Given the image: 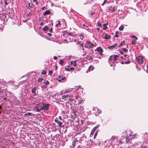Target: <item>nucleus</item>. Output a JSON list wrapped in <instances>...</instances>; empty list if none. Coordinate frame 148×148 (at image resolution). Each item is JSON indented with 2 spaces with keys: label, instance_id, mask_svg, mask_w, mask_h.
<instances>
[{
  "label": "nucleus",
  "instance_id": "1",
  "mask_svg": "<svg viewBox=\"0 0 148 148\" xmlns=\"http://www.w3.org/2000/svg\"><path fill=\"white\" fill-rule=\"evenodd\" d=\"M128 132L129 133H128L127 131H124L123 132L122 135L123 136V137H125L126 142L127 143H128L133 138H134V137H135L136 136V135H134L133 136L130 133V132L129 131Z\"/></svg>",
  "mask_w": 148,
  "mask_h": 148
},
{
  "label": "nucleus",
  "instance_id": "2",
  "mask_svg": "<svg viewBox=\"0 0 148 148\" xmlns=\"http://www.w3.org/2000/svg\"><path fill=\"white\" fill-rule=\"evenodd\" d=\"M110 142H112V145L115 147V145H118L120 143H122L120 140L116 136H112Z\"/></svg>",
  "mask_w": 148,
  "mask_h": 148
},
{
  "label": "nucleus",
  "instance_id": "3",
  "mask_svg": "<svg viewBox=\"0 0 148 148\" xmlns=\"http://www.w3.org/2000/svg\"><path fill=\"white\" fill-rule=\"evenodd\" d=\"M31 88L32 93L33 94L31 95L30 97L32 99H34L35 98V96L37 95V93L38 92V91L37 90V87H35L34 88L32 87Z\"/></svg>",
  "mask_w": 148,
  "mask_h": 148
},
{
  "label": "nucleus",
  "instance_id": "4",
  "mask_svg": "<svg viewBox=\"0 0 148 148\" xmlns=\"http://www.w3.org/2000/svg\"><path fill=\"white\" fill-rule=\"evenodd\" d=\"M62 98L66 101V103H69V101H72V99L69 95H64L62 96Z\"/></svg>",
  "mask_w": 148,
  "mask_h": 148
},
{
  "label": "nucleus",
  "instance_id": "5",
  "mask_svg": "<svg viewBox=\"0 0 148 148\" xmlns=\"http://www.w3.org/2000/svg\"><path fill=\"white\" fill-rule=\"evenodd\" d=\"M136 60L140 64H143L144 61L143 58L141 56H138L136 58Z\"/></svg>",
  "mask_w": 148,
  "mask_h": 148
},
{
  "label": "nucleus",
  "instance_id": "6",
  "mask_svg": "<svg viewBox=\"0 0 148 148\" xmlns=\"http://www.w3.org/2000/svg\"><path fill=\"white\" fill-rule=\"evenodd\" d=\"M50 104L47 103L46 105L43 103L42 110H47L49 108Z\"/></svg>",
  "mask_w": 148,
  "mask_h": 148
},
{
  "label": "nucleus",
  "instance_id": "7",
  "mask_svg": "<svg viewBox=\"0 0 148 148\" xmlns=\"http://www.w3.org/2000/svg\"><path fill=\"white\" fill-rule=\"evenodd\" d=\"M80 87V86H79L77 88L76 86H75L76 88H71V89H69L67 90H66L65 91V93H67L68 92H69L72 91V90L75 91L78 90L79 88V87Z\"/></svg>",
  "mask_w": 148,
  "mask_h": 148
},
{
  "label": "nucleus",
  "instance_id": "8",
  "mask_svg": "<svg viewBox=\"0 0 148 148\" xmlns=\"http://www.w3.org/2000/svg\"><path fill=\"white\" fill-rule=\"evenodd\" d=\"M66 77H62L61 76H59L57 78V80L59 82H62V81L65 80Z\"/></svg>",
  "mask_w": 148,
  "mask_h": 148
},
{
  "label": "nucleus",
  "instance_id": "9",
  "mask_svg": "<svg viewBox=\"0 0 148 148\" xmlns=\"http://www.w3.org/2000/svg\"><path fill=\"white\" fill-rule=\"evenodd\" d=\"M96 50L99 52L100 55H102L103 52V49L100 47H98L96 48Z\"/></svg>",
  "mask_w": 148,
  "mask_h": 148
},
{
  "label": "nucleus",
  "instance_id": "10",
  "mask_svg": "<svg viewBox=\"0 0 148 148\" xmlns=\"http://www.w3.org/2000/svg\"><path fill=\"white\" fill-rule=\"evenodd\" d=\"M43 103H42L38 104L37 105L36 107L37 108H38L40 110H42Z\"/></svg>",
  "mask_w": 148,
  "mask_h": 148
},
{
  "label": "nucleus",
  "instance_id": "11",
  "mask_svg": "<svg viewBox=\"0 0 148 148\" xmlns=\"http://www.w3.org/2000/svg\"><path fill=\"white\" fill-rule=\"evenodd\" d=\"M73 114L75 116V117L77 114V108H74L73 109Z\"/></svg>",
  "mask_w": 148,
  "mask_h": 148
},
{
  "label": "nucleus",
  "instance_id": "12",
  "mask_svg": "<svg viewBox=\"0 0 148 148\" xmlns=\"http://www.w3.org/2000/svg\"><path fill=\"white\" fill-rule=\"evenodd\" d=\"M113 56H114V58H113L112 63L114 64L115 63V61L117 60V58L119 57V56L118 55H113Z\"/></svg>",
  "mask_w": 148,
  "mask_h": 148
},
{
  "label": "nucleus",
  "instance_id": "13",
  "mask_svg": "<svg viewBox=\"0 0 148 148\" xmlns=\"http://www.w3.org/2000/svg\"><path fill=\"white\" fill-rule=\"evenodd\" d=\"M54 121L56 123H57L59 125V126L60 127H62V123L61 121L58 120L57 119H55Z\"/></svg>",
  "mask_w": 148,
  "mask_h": 148
},
{
  "label": "nucleus",
  "instance_id": "14",
  "mask_svg": "<svg viewBox=\"0 0 148 148\" xmlns=\"http://www.w3.org/2000/svg\"><path fill=\"white\" fill-rule=\"evenodd\" d=\"M117 44L116 43L112 45L109 46L108 48L110 49H112L116 47L117 46Z\"/></svg>",
  "mask_w": 148,
  "mask_h": 148
},
{
  "label": "nucleus",
  "instance_id": "15",
  "mask_svg": "<svg viewBox=\"0 0 148 148\" xmlns=\"http://www.w3.org/2000/svg\"><path fill=\"white\" fill-rule=\"evenodd\" d=\"M33 110L34 111H35L36 112H40L41 111L40 109H39L38 108H37L36 107L34 108L33 109Z\"/></svg>",
  "mask_w": 148,
  "mask_h": 148
},
{
  "label": "nucleus",
  "instance_id": "16",
  "mask_svg": "<svg viewBox=\"0 0 148 148\" xmlns=\"http://www.w3.org/2000/svg\"><path fill=\"white\" fill-rule=\"evenodd\" d=\"M50 14V12L49 10H47L43 13V14L44 16H45L47 15Z\"/></svg>",
  "mask_w": 148,
  "mask_h": 148
},
{
  "label": "nucleus",
  "instance_id": "17",
  "mask_svg": "<svg viewBox=\"0 0 148 148\" xmlns=\"http://www.w3.org/2000/svg\"><path fill=\"white\" fill-rule=\"evenodd\" d=\"M143 137L146 140V139L148 138V134L147 133L145 132L143 135Z\"/></svg>",
  "mask_w": 148,
  "mask_h": 148
},
{
  "label": "nucleus",
  "instance_id": "18",
  "mask_svg": "<svg viewBox=\"0 0 148 148\" xmlns=\"http://www.w3.org/2000/svg\"><path fill=\"white\" fill-rule=\"evenodd\" d=\"M110 37V35H108V34H106L104 38L105 39H109Z\"/></svg>",
  "mask_w": 148,
  "mask_h": 148
},
{
  "label": "nucleus",
  "instance_id": "19",
  "mask_svg": "<svg viewBox=\"0 0 148 148\" xmlns=\"http://www.w3.org/2000/svg\"><path fill=\"white\" fill-rule=\"evenodd\" d=\"M99 125H97V126L95 127L93 129H92V132L93 133L96 130V129H97L98 127H99Z\"/></svg>",
  "mask_w": 148,
  "mask_h": 148
},
{
  "label": "nucleus",
  "instance_id": "20",
  "mask_svg": "<svg viewBox=\"0 0 148 148\" xmlns=\"http://www.w3.org/2000/svg\"><path fill=\"white\" fill-rule=\"evenodd\" d=\"M108 22L106 23L103 24V30L106 29L108 28V27H106V26L108 25Z\"/></svg>",
  "mask_w": 148,
  "mask_h": 148
},
{
  "label": "nucleus",
  "instance_id": "21",
  "mask_svg": "<svg viewBox=\"0 0 148 148\" xmlns=\"http://www.w3.org/2000/svg\"><path fill=\"white\" fill-rule=\"evenodd\" d=\"M113 57V55H111L110 56L108 60V62L109 64L111 63V61L112 60V58Z\"/></svg>",
  "mask_w": 148,
  "mask_h": 148
},
{
  "label": "nucleus",
  "instance_id": "22",
  "mask_svg": "<svg viewBox=\"0 0 148 148\" xmlns=\"http://www.w3.org/2000/svg\"><path fill=\"white\" fill-rule=\"evenodd\" d=\"M71 65H72L73 66L75 67L76 66V61H73L71 62Z\"/></svg>",
  "mask_w": 148,
  "mask_h": 148
},
{
  "label": "nucleus",
  "instance_id": "23",
  "mask_svg": "<svg viewBox=\"0 0 148 148\" xmlns=\"http://www.w3.org/2000/svg\"><path fill=\"white\" fill-rule=\"evenodd\" d=\"M94 69V67L92 66H91L89 67L88 68V69L89 70V71H91L93 70Z\"/></svg>",
  "mask_w": 148,
  "mask_h": 148
},
{
  "label": "nucleus",
  "instance_id": "24",
  "mask_svg": "<svg viewBox=\"0 0 148 148\" xmlns=\"http://www.w3.org/2000/svg\"><path fill=\"white\" fill-rule=\"evenodd\" d=\"M49 27L47 26H46L44 27L43 28V30L44 31H46L48 29Z\"/></svg>",
  "mask_w": 148,
  "mask_h": 148
},
{
  "label": "nucleus",
  "instance_id": "25",
  "mask_svg": "<svg viewBox=\"0 0 148 148\" xmlns=\"http://www.w3.org/2000/svg\"><path fill=\"white\" fill-rule=\"evenodd\" d=\"M43 83L45 84V85H46L47 86V85H49V82L48 81H45L44 82H43Z\"/></svg>",
  "mask_w": 148,
  "mask_h": 148
},
{
  "label": "nucleus",
  "instance_id": "26",
  "mask_svg": "<svg viewBox=\"0 0 148 148\" xmlns=\"http://www.w3.org/2000/svg\"><path fill=\"white\" fill-rule=\"evenodd\" d=\"M79 108L80 109V110H81L82 111V112H84V107L81 106H80L79 107Z\"/></svg>",
  "mask_w": 148,
  "mask_h": 148
},
{
  "label": "nucleus",
  "instance_id": "27",
  "mask_svg": "<svg viewBox=\"0 0 148 148\" xmlns=\"http://www.w3.org/2000/svg\"><path fill=\"white\" fill-rule=\"evenodd\" d=\"M125 44V41H123L121 42L120 45L118 47H119L121 46L122 45H124Z\"/></svg>",
  "mask_w": 148,
  "mask_h": 148
},
{
  "label": "nucleus",
  "instance_id": "28",
  "mask_svg": "<svg viewBox=\"0 0 148 148\" xmlns=\"http://www.w3.org/2000/svg\"><path fill=\"white\" fill-rule=\"evenodd\" d=\"M124 28V26L123 25L121 26L119 28V29L120 31H122L123 30V29Z\"/></svg>",
  "mask_w": 148,
  "mask_h": 148
},
{
  "label": "nucleus",
  "instance_id": "29",
  "mask_svg": "<svg viewBox=\"0 0 148 148\" xmlns=\"http://www.w3.org/2000/svg\"><path fill=\"white\" fill-rule=\"evenodd\" d=\"M82 27H85L84 28V29H88V26H86V25H85L84 24H83V25H82Z\"/></svg>",
  "mask_w": 148,
  "mask_h": 148
},
{
  "label": "nucleus",
  "instance_id": "30",
  "mask_svg": "<svg viewBox=\"0 0 148 148\" xmlns=\"http://www.w3.org/2000/svg\"><path fill=\"white\" fill-rule=\"evenodd\" d=\"M83 36H84L83 34L81 33L80 34V36H79L80 38L81 39H82L83 38H84Z\"/></svg>",
  "mask_w": 148,
  "mask_h": 148
},
{
  "label": "nucleus",
  "instance_id": "31",
  "mask_svg": "<svg viewBox=\"0 0 148 148\" xmlns=\"http://www.w3.org/2000/svg\"><path fill=\"white\" fill-rule=\"evenodd\" d=\"M43 80V79L42 78H39L38 80V82L39 83H41L42 81Z\"/></svg>",
  "mask_w": 148,
  "mask_h": 148
},
{
  "label": "nucleus",
  "instance_id": "32",
  "mask_svg": "<svg viewBox=\"0 0 148 148\" xmlns=\"http://www.w3.org/2000/svg\"><path fill=\"white\" fill-rule=\"evenodd\" d=\"M28 7H27V8L29 9H30L31 8H32V6H31L30 5V3H29L28 4Z\"/></svg>",
  "mask_w": 148,
  "mask_h": 148
},
{
  "label": "nucleus",
  "instance_id": "33",
  "mask_svg": "<svg viewBox=\"0 0 148 148\" xmlns=\"http://www.w3.org/2000/svg\"><path fill=\"white\" fill-rule=\"evenodd\" d=\"M47 87V86L46 85H42L41 86V88H42L43 89H45Z\"/></svg>",
  "mask_w": 148,
  "mask_h": 148
},
{
  "label": "nucleus",
  "instance_id": "34",
  "mask_svg": "<svg viewBox=\"0 0 148 148\" xmlns=\"http://www.w3.org/2000/svg\"><path fill=\"white\" fill-rule=\"evenodd\" d=\"M59 63L61 65H62L64 63V61L63 60H60Z\"/></svg>",
  "mask_w": 148,
  "mask_h": 148
},
{
  "label": "nucleus",
  "instance_id": "35",
  "mask_svg": "<svg viewBox=\"0 0 148 148\" xmlns=\"http://www.w3.org/2000/svg\"><path fill=\"white\" fill-rule=\"evenodd\" d=\"M132 38L135 39V40H136L138 39V38L136 37L135 35H133L132 36Z\"/></svg>",
  "mask_w": 148,
  "mask_h": 148
},
{
  "label": "nucleus",
  "instance_id": "36",
  "mask_svg": "<svg viewBox=\"0 0 148 148\" xmlns=\"http://www.w3.org/2000/svg\"><path fill=\"white\" fill-rule=\"evenodd\" d=\"M76 140L75 139L73 141L72 143V145L73 146H75V145L76 142L75 141Z\"/></svg>",
  "mask_w": 148,
  "mask_h": 148
},
{
  "label": "nucleus",
  "instance_id": "37",
  "mask_svg": "<svg viewBox=\"0 0 148 148\" xmlns=\"http://www.w3.org/2000/svg\"><path fill=\"white\" fill-rule=\"evenodd\" d=\"M25 115H29L31 116H32V114L30 112H27V113H26L25 114Z\"/></svg>",
  "mask_w": 148,
  "mask_h": 148
},
{
  "label": "nucleus",
  "instance_id": "38",
  "mask_svg": "<svg viewBox=\"0 0 148 148\" xmlns=\"http://www.w3.org/2000/svg\"><path fill=\"white\" fill-rule=\"evenodd\" d=\"M118 32H115V35L114 36V37H118L119 36V35L118 34Z\"/></svg>",
  "mask_w": 148,
  "mask_h": 148
},
{
  "label": "nucleus",
  "instance_id": "39",
  "mask_svg": "<svg viewBox=\"0 0 148 148\" xmlns=\"http://www.w3.org/2000/svg\"><path fill=\"white\" fill-rule=\"evenodd\" d=\"M84 138V137L82 136V137H80V138L79 139V142L80 143H81V142L83 140V139Z\"/></svg>",
  "mask_w": 148,
  "mask_h": 148
},
{
  "label": "nucleus",
  "instance_id": "40",
  "mask_svg": "<svg viewBox=\"0 0 148 148\" xmlns=\"http://www.w3.org/2000/svg\"><path fill=\"white\" fill-rule=\"evenodd\" d=\"M68 34L70 36H71V38H73V34L71 33H69Z\"/></svg>",
  "mask_w": 148,
  "mask_h": 148
},
{
  "label": "nucleus",
  "instance_id": "41",
  "mask_svg": "<svg viewBox=\"0 0 148 148\" xmlns=\"http://www.w3.org/2000/svg\"><path fill=\"white\" fill-rule=\"evenodd\" d=\"M77 45H79L80 47L82 46V47H83V45L82 44L80 43V42H79L77 43Z\"/></svg>",
  "mask_w": 148,
  "mask_h": 148
},
{
  "label": "nucleus",
  "instance_id": "42",
  "mask_svg": "<svg viewBox=\"0 0 148 148\" xmlns=\"http://www.w3.org/2000/svg\"><path fill=\"white\" fill-rule=\"evenodd\" d=\"M112 12H114L116 10V9L115 7H113L112 8Z\"/></svg>",
  "mask_w": 148,
  "mask_h": 148
},
{
  "label": "nucleus",
  "instance_id": "43",
  "mask_svg": "<svg viewBox=\"0 0 148 148\" xmlns=\"http://www.w3.org/2000/svg\"><path fill=\"white\" fill-rule=\"evenodd\" d=\"M46 73V71L42 70V71L41 73V74L45 75Z\"/></svg>",
  "mask_w": 148,
  "mask_h": 148
},
{
  "label": "nucleus",
  "instance_id": "44",
  "mask_svg": "<svg viewBox=\"0 0 148 148\" xmlns=\"http://www.w3.org/2000/svg\"><path fill=\"white\" fill-rule=\"evenodd\" d=\"M122 51L124 52H127V49L125 48H123V49Z\"/></svg>",
  "mask_w": 148,
  "mask_h": 148
},
{
  "label": "nucleus",
  "instance_id": "45",
  "mask_svg": "<svg viewBox=\"0 0 148 148\" xmlns=\"http://www.w3.org/2000/svg\"><path fill=\"white\" fill-rule=\"evenodd\" d=\"M3 29V26H1V27H0V30L1 31V32H2V31Z\"/></svg>",
  "mask_w": 148,
  "mask_h": 148
},
{
  "label": "nucleus",
  "instance_id": "46",
  "mask_svg": "<svg viewBox=\"0 0 148 148\" xmlns=\"http://www.w3.org/2000/svg\"><path fill=\"white\" fill-rule=\"evenodd\" d=\"M58 23H57V24H56V27H58V26L59 25L60 26V22L59 21H58Z\"/></svg>",
  "mask_w": 148,
  "mask_h": 148
},
{
  "label": "nucleus",
  "instance_id": "47",
  "mask_svg": "<svg viewBox=\"0 0 148 148\" xmlns=\"http://www.w3.org/2000/svg\"><path fill=\"white\" fill-rule=\"evenodd\" d=\"M84 47L85 48H92V46L90 47V46H88V45H87V46L86 45L85 46H84Z\"/></svg>",
  "mask_w": 148,
  "mask_h": 148
},
{
  "label": "nucleus",
  "instance_id": "48",
  "mask_svg": "<svg viewBox=\"0 0 148 148\" xmlns=\"http://www.w3.org/2000/svg\"><path fill=\"white\" fill-rule=\"evenodd\" d=\"M136 44V42L135 41L132 40V44L135 45Z\"/></svg>",
  "mask_w": 148,
  "mask_h": 148
},
{
  "label": "nucleus",
  "instance_id": "49",
  "mask_svg": "<svg viewBox=\"0 0 148 148\" xmlns=\"http://www.w3.org/2000/svg\"><path fill=\"white\" fill-rule=\"evenodd\" d=\"M32 15V14L30 12H29L27 14V16H31Z\"/></svg>",
  "mask_w": 148,
  "mask_h": 148
},
{
  "label": "nucleus",
  "instance_id": "50",
  "mask_svg": "<svg viewBox=\"0 0 148 148\" xmlns=\"http://www.w3.org/2000/svg\"><path fill=\"white\" fill-rule=\"evenodd\" d=\"M53 73V71H49L48 74V75L51 74Z\"/></svg>",
  "mask_w": 148,
  "mask_h": 148
},
{
  "label": "nucleus",
  "instance_id": "51",
  "mask_svg": "<svg viewBox=\"0 0 148 148\" xmlns=\"http://www.w3.org/2000/svg\"><path fill=\"white\" fill-rule=\"evenodd\" d=\"M5 2V6H6V5H7L8 3L6 0H4Z\"/></svg>",
  "mask_w": 148,
  "mask_h": 148
},
{
  "label": "nucleus",
  "instance_id": "52",
  "mask_svg": "<svg viewBox=\"0 0 148 148\" xmlns=\"http://www.w3.org/2000/svg\"><path fill=\"white\" fill-rule=\"evenodd\" d=\"M95 14V12L93 11H91L90 12V15H93Z\"/></svg>",
  "mask_w": 148,
  "mask_h": 148
},
{
  "label": "nucleus",
  "instance_id": "53",
  "mask_svg": "<svg viewBox=\"0 0 148 148\" xmlns=\"http://www.w3.org/2000/svg\"><path fill=\"white\" fill-rule=\"evenodd\" d=\"M130 61H127L125 62V64H129L130 63Z\"/></svg>",
  "mask_w": 148,
  "mask_h": 148
},
{
  "label": "nucleus",
  "instance_id": "54",
  "mask_svg": "<svg viewBox=\"0 0 148 148\" xmlns=\"http://www.w3.org/2000/svg\"><path fill=\"white\" fill-rule=\"evenodd\" d=\"M97 112L99 114H100L101 112V111L99 109H98L97 110Z\"/></svg>",
  "mask_w": 148,
  "mask_h": 148
},
{
  "label": "nucleus",
  "instance_id": "55",
  "mask_svg": "<svg viewBox=\"0 0 148 148\" xmlns=\"http://www.w3.org/2000/svg\"><path fill=\"white\" fill-rule=\"evenodd\" d=\"M2 107L0 105V114H1L2 110Z\"/></svg>",
  "mask_w": 148,
  "mask_h": 148
},
{
  "label": "nucleus",
  "instance_id": "56",
  "mask_svg": "<svg viewBox=\"0 0 148 148\" xmlns=\"http://www.w3.org/2000/svg\"><path fill=\"white\" fill-rule=\"evenodd\" d=\"M86 43H87V44H88L89 45H91V44H92V43L90 41H87L86 42Z\"/></svg>",
  "mask_w": 148,
  "mask_h": 148
},
{
  "label": "nucleus",
  "instance_id": "57",
  "mask_svg": "<svg viewBox=\"0 0 148 148\" xmlns=\"http://www.w3.org/2000/svg\"><path fill=\"white\" fill-rule=\"evenodd\" d=\"M33 1L34 2H35L36 3V5L38 4V2L37 1V0H33Z\"/></svg>",
  "mask_w": 148,
  "mask_h": 148
},
{
  "label": "nucleus",
  "instance_id": "58",
  "mask_svg": "<svg viewBox=\"0 0 148 148\" xmlns=\"http://www.w3.org/2000/svg\"><path fill=\"white\" fill-rule=\"evenodd\" d=\"M106 0H104L103 1V3H102V6H103L105 4V3H106Z\"/></svg>",
  "mask_w": 148,
  "mask_h": 148
},
{
  "label": "nucleus",
  "instance_id": "59",
  "mask_svg": "<svg viewBox=\"0 0 148 148\" xmlns=\"http://www.w3.org/2000/svg\"><path fill=\"white\" fill-rule=\"evenodd\" d=\"M138 148H146V147L143 145H141Z\"/></svg>",
  "mask_w": 148,
  "mask_h": 148
},
{
  "label": "nucleus",
  "instance_id": "60",
  "mask_svg": "<svg viewBox=\"0 0 148 148\" xmlns=\"http://www.w3.org/2000/svg\"><path fill=\"white\" fill-rule=\"evenodd\" d=\"M98 26L100 27H101L102 26V24L100 23H99L98 24Z\"/></svg>",
  "mask_w": 148,
  "mask_h": 148
},
{
  "label": "nucleus",
  "instance_id": "61",
  "mask_svg": "<svg viewBox=\"0 0 148 148\" xmlns=\"http://www.w3.org/2000/svg\"><path fill=\"white\" fill-rule=\"evenodd\" d=\"M65 70L66 71H70V69H69V68H65Z\"/></svg>",
  "mask_w": 148,
  "mask_h": 148
},
{
  "label": "nucleus",
  "instance_id": "62",
  "mask_svg": "<svg viewBox=\"0 0 148 148\" xmlns=\"http://www.w3.org/2000/svg\"><path fill=\"white\" fill-rule=\"evenodd\" d=\"M94 45L93 44H91V45H90L88 46H90H90H92V47H94Z\"/></svg>",
  "mask_w": 148,
  "mask_h": 148
},
{
  "label": "nucleus",
  "instance_id": "63",
  "mask_svg": "<svg viewBox=\"0 0 148 148\" xmlns=\"http://www.w3.org/2000/svg\"><path fill=\"white\" fill-rule=\"evenodd\" d=\"M53 58L55 60H56L57 58V56H54L53 57Z\"/></svg>",
  "mask_w": 148,
  "mask_h": 148
},
{
  "label": "nucleus",
  "instance_id": "64",
  "mask_svg": "<svg viewBox=\"0 0 148 148\" xmlns=\"http://www.w3.org/2000/svg\"><path fill=\"white\" fill-rule=\"evenodd\" d=\"M119 52L120 53H121V54H123V51H119Z\"/></svg>",
  "mask_w": 148,
  "mask_h": 148
}]
</instances>
